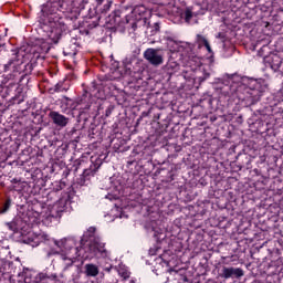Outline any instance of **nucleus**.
I'll list each match as a JSON object with an SVG mask.
<instances>
[{
    "mask_svg": "<svg viewBox=\"0 0 283 283\" xmlns=\"http://www.w3.org/2000/svg\"><path fill=\"white\" fill-rule=\"evenodd\" d=\"M264 90H266L264 81L241 77V83L237 86L235 94L239 101H245L248 105H255L262 97Z\"/></svg>",
    "mask_w": 283,
    "mask_h": 283,
    "instance_id": "2",
    "label": "nucleus"
},
{
    "mask_svg": "<svg viewBox=\"0 0 283 283\" xmlns=\"http://www.w3.org/2000/svg\"><path fill=\"white\" fill-rule=\"evenodd\" d=\"M166 67H167L168 71L170 70L171 72H178L180 66L177 64L176 61H169L167 63Z\"/></svg>",
    "mask_w": 283,
    "mask_h": 283,
    "instance_id": "17",
    "label": "nucleus"
},
{
    "mask_svg": "<svg viewBox=\"0 0 283 283\" xmlns=\"http://www.w3.org/2000/svg\"><path fill=\"white\" fill-rule=\"evenodd\" d=\"M55 92H63V90H61V85L60 84L55 85Z\"/></svg>",
    "mask_w": 283,
    "mask_h": 283,
    "instance_id": "23",
    "label": "nucleus"
},
{
    "mask_svg": "<svg viewBox=\"0 0 283 283\" xmlns=\"http://www.w3.org/2000/svg\"><path fill=\"white\" fill-rule=\"evenodd\" d=\"M196 42H197V45H199V48H206V50H207V52H209V54L213 53V51L211 50V44H209V41L203 35L198 34Z\"/></svg>",
    "mask_w": 283,
    "mask_h": 283,
    "instance_id": "14",
    "label": "nucleus"
},
{
    "mask_svg": "<svg viewBox=\"0 0 283 283\" xmlns=\"http://www.w3.org/2000/svg\"><path fill=\"white\" fill-rule=\"evenodd\" d=\"M97 6H101V1L97 2Z\"/></svg>",
    "mask_w": 283,
    "mask_h": 283,
    "instance_id": "28",
    "label": "nucleus"
},
{
    "mask_svg": "<svg viewBox=\"0 0 283 283\" xmlns=\"http://www.w3.org/2000/svg\"><path fill=\"white\" fill-rule=\"evenodd\" d=\"M144 59L154 67H158L165 63V53L160 49H147L144 52Z\"/></svg>",
    "mask_w": 283,
    "mask_h": 283,
    "instance_id": "5",
    "label": "nucleus"
},
{
    "mask_svg": "<svg viewBox=\"0 0 283 283\" xmlns=\"http://www.w3.org/2000/svg\"><path fill=\"white\" fill-rule=\"evenodd\" d=\"M105 271L109 272L112 271V268H106Z\"/></svg>",
    "mask_w": 283,
    "mask_h": 283,
    "instance_id": "27",
    "label": "nucleus"
},
{
    "mask_svg": "<svg viewBox=\"0 0 283 283\" xmlns=\"http://www.w3.org/2000/svg\"><path fill=\"white\" fill-rule=\"evenodd\" d=\"M77 239L76 237H65L60 240L50 238L49 247L50 249L46 251L48 258H52V255H60L64 264V270L70 269L81 258V249L83 245H76Z\"/></svg>",
    "mask_w": 283,
    "mask_h": 283,
    "instance_id": "1",
    "label": "nucleus"
},
{
    "mask_svg": "<svg viewBox=\"0 0 283 283\" xmlns=\"http://www.w3.org/2000/svg\"><path fill=\"white\" fill-rule=\"evenodd\" d=\"M181 17L189 25H195V23H198V15L193 13L190 8L186 9Z\"/></svg>",
    "mask_w": 283,
    "mask_h": 283,
    "instance_id": "12",
    "label": "nucleus"
},
{
    "mask_svg": "<svg viewBox=\"0 0 283 283\" xmlns=\"http://www.w3.org/2000/svg\"><path fill=\"white\" fill-rule=\"evenodd\" d=\"M107 222H114V218L108 219Z\"/></svg>",
    "mask_w": 283,
    "mask_h": 283,
    "instance_id": "26",
    "label": "nucleus"
},
{
    "mask_svg": "<svg viewBox=\"0 0 283 283\" xmlns=\"http://www.w3.org/2000/svg\"><path fill=\"white\" fill-rule=\"evenodd\" d=\"M128 283H135L134 281H129Z\"/></svg>",
    "mask_w": 283,
    "mask_h": 283,
    "instance_id": "29",
    "label": "nucleus"
},
{
    "mask_svg": "<svg viewBox=\"0 0 283 283\" xmlns=\"http://www.w3.org/2000/svg\"><path fill=\"white\" fill-rule=\"evenodd\" d=\"M167 271H169L171 273V271H174V270H167Z\"/></svg>",
    "mask_w": 283,
    "mask_h": 283,
    "instance_id": "30",
    "label": "nucleus"
},
{
    "mask_svg": "<svg viewBox=\"0 0 283 283\" xmlns=\"http://www.w3.org/2000/svg\"><path fill=\"white\" fill-rule=\"evenodd\" d=\"M42 14L46 15L44 19V28L48 30L49 39L52 43H59L61 34L65 32V23L63 18H59L56 14V4L51 6L50 3L45 4L41 9Z\"/></svg>",
    "mask_w": 283,
    "mask_h": 283,
    "instance_id": "3",
    "label": "nucleus"
},
{
    "mask_svg": "<svg viewBox=\"0 0 283 283\" xmlns=\"http://www.w3.org/2000/svg\"><path fill=\"white\" fill-rule=\"evenodd\" d=\"M24 244H30L31 247H39L41 242H45L48 247H50V235L48 233H34V232H29L24 238H23Z\"/></svg>",
    "mask_w": 283,
    "mask_h": 283,
    "instance_id": "6",
    "label": "nucleus"
},
{
    "mask_svg": "<svg viewBox=\"0 0 283 283\" xmlns=\"http://www.w3.org/2000/svg\"><path fill=\"white\" fill-rule=\"evenodd\" d=\"M49 118L56 125L57 127H66L67 123H70V119L65 117L64 115H61V113L56 111H52L49 114Z\"/></svg>",
    "mask_w": 283,
    "mask_h": 283,
    "instance_id": "10",
    "label": "nucleus"
},
{
    "mask_svg": "<svg viewBox=\"0 0 283 283\" xmlns=\"http://www.w3.org/2000/svg\"><path fill=\"white\" fill-rule=\"evenodd\" d=\"M133 12H134V14H136V12H138V8H135V9L133 10Z\"/></svg>",
    "mask_w": 283,
    "mask_h": 283,
    "instance_id": "25",
    "label": "nucleus"
},
{
    "mask_svg": "<svg viewBox=\"0 0 283 283\" xmlns=\"http://www.w3.org/2000/svg\"><path fill=\"white\" fill-rule=\"evenodd\" d=\"M40 52L42 54H48V52H50V42H43L40 46Z\"/></svg>",
    "mask_w": 283,
    "mask_h": 283,
    "instance_id": "18",
    "label": "nucleus"
},
{
    "mask_svg": "<svg viewBox=\"0 0 283 283\" xmlns=\"http://www.w3.org/2000/svg\"><path fill=\"white\" fill-rule=\"evenodd\" d=\"M11 205H12V201L10 199H8L6 201V203L3 205V208L0 210V213H6L10 209Z\"/></svg>",
    "mask_w": 283,
    "mask_h": 283,
    "instance_id": "19",
    "label": "nucleus"
},
{
    "mask_svg": "<svg viewBox=\"0 0 283 283\" xmlns=\"http://www.w3.org/2000/svg\"><path fill=\"white\" fill-rule=\"evenodd\" d=\"M86 3H87V0H73L72 1L73 9L71 10V12H80V10H84Z\"/></svg>",
    "mask_w": 283,
    "mask_h": 283,
    "instance_id": "15",
    "label": "nucleus"
},
{
    "mask_svg": "<svg viewBox=\"0 0 283 283\" xmlns=\"http://www.w3.org/2000/svg\"><path fill=\"white\" fill-rule=\"evenodd\" d=\"M197 66L198 67L195 70V81L205 83V81L211 76V67L207 64H197Z\"/></svg>",
    "mask_w": 283,
    "mask_h": 283,
    "instance_id": "7",
    "label": "nucleus"
},
{
    "mask_svg": "<svg viewBox=\"0 0 283 283\" xmlns=\"http://www.w3.org/2000/svg\"><path fill=\"white\" fill-rule=\"evenodd\" d=\"M111 8H112V3L107 2V3L104 6L103 12H107Z\"/></svg>",
    "mask_w": 283,
    "mask_h": 283,
    "instance_id": "21",
    "label": "nucleus"
},
{
    "mask_svg": "<svg viewBox=\"0 0 283 283\" xmlns=\"http://www.w3.org/2000/svg\"><path fill=\"white\" fill-rule=\"evenodd\" d=\"M64 211V206L61 201L53 205L50 210V214L46 217V220L52 221V218H61V213Z\"/></svg>",
    "mask_w": 283,
    "mask_h": 283,
    "instance_id": "11",
    "label": "nucleus"
},
{
    "mask_svg": "<svg viewBox=\"0 0 283 283\" xmlns=\"http://www.w3.org/2000/svg\"><path fill=\"white\" fill-rule=\"evenodd\" d=\"M233 80H234V81H239L240 77H239L238 75H234V76H233Z\"/></svg>",
    "mask_w": 283,
    "mask_h": 283,
    "instance_id": "24",
    "label": "nucleus"
},
{
    "mask_svg": "<svg viewBox=\"0 0 283 283\" xmlns=\"http://www.w3.org/2000/svg\"><path fill=\"white\" fill-rule=\"evenodd\" d=\"M17 56H19L18 53H15L13 59H11L9 63L4 65V70H10L12 66L17 67V65H21V63H23L21 60L17 59Z\"/></svg>",
    "mask_w": 283,
    "mask_h": 283,
    "instance_id": "16",
    "label": "nucleus"
},
{
    "mask_svg": "<svg viewBox=\"0 0 283 283\" xmlns=\"http://www.w3.org/2000/svg\"><path fill=\"white\" fill-rule=\"evenodd\" d=\"M96 233V228L91 227L81 238V247H85V242H88V251L95 254L97 258H109V251L105 249V242L101 237H94Z\"/></svg>",
    "mask_w": 283,
    "mask_h": 283,
    "instance_id": "4",
    "label": "nucleus"
},
{
    "mask_svg": "<svg viewBox=\"0 0 283 283\" xmlns=\"http://www.w3.org/2000/svg\"><path fill=\"white\" fill-rule=\"evenodd\" d=\"M187 45H189V44H187L185 42H178L172 39L167 40V48H168L169 52H171L172 54L176 52L185 54V50H187Z\"/></svg>",
    "mask_w": 283,
    "mask_h": 283,
    "instance_id": "9",
    "label": "nucleus"
},
{
    "mask_svg": "<svg viewBox=\"0 0 283 283\" xmlns=\"http://www.w3.org/2000/svg\"><path fill=\"white\" fill-rule=\"evenodd\" d=\"M84 273H85L86 277H96V275H98V273H99V270L96 264L87 263L84 266Z\"/></svg>",
    "mask_w": 283,
    "mask_h": 283,
    "instance_id": "13",
    "label": "nucleus"
},
{
    "mask_svg": "<svg viewBox=\"0 0 283 283\" xmlns=\"http://www.w3.org/2000/svg\"><path fill=\"white\" fill-rule=\"evenodd\" d=\"M156 262H157L158 264H166V266H168V264H169V263H167V262H164V261H163V258H160V256L156 259Z\"/></svg>",
    "mask_w": 283,
    "mask_h": 283,
    "instance_id": "22",
    "label": "nucleus"
},
{
    "mask_svg": "<svg viewBox=\"0 0 283 283\" xmlns=\"http://www.w3.org/2000/svg\"><path fill=\"white\" fill-rule=\"evenodd\" d=\"M220 276L224 280H229L231 277H237V280H240V277L244 276V270L241 268L223 266Z\"/></svg>",
    "mask_w": 283,
    "mask_h": 283,
    "instance_id": "8",
    "label": "nucleus"
},
{
    "mask_svg": "<svg viewBox=\"0 0 283 283\" xmlns=\"http://www.w3.org/2000/svg\"><path fill=\"white\" fill-rule=\"evenodd\" d=\"M119 275H122V277H124V280H127V277H129V273L127 271L122 272V270L118 271Z\"/></svg>",
    "mask_w": 283,
    "mask_h": 283,
    "instance_id": "20",
    "label": "nucleus"
}]
</instances>
